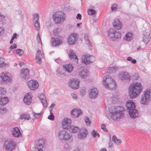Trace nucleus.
Masks as SVG:
<instances>
[{
    "instance_id": "34",
    "label": "nucleus",
    "mask_w": 151,
    "mask_h": 151,
    "mask_svg": "<svg viewBox=\"0 0 151 151\" xmlns=\"http://www.w3.org/2000/svg\"><path fill=\"white\" fill-rule=\"evenodd\" d=\"M118 68L116 66L109 68L107 72L108 73H111L115 72L117 69Z\"/></svg>"
},
{
    "instance_id": "49",
    "label": "nucleus",
    "mask_w": 151,
    "mask_h": 151,
    "mask_svg": "<svg viewBox=\"0 0 151 151\" xmlns=\"http://www.w3.org/2000/svg\"><path fill=\"white\" fill-rule=\"evenodd\" d=\"M106 126L105 124H102L101 125V128L104 131L106 132H108V130L106 129Z\"/></svg>"
},
{
    "instance_id": "57",
    "label": "nucleus",
    "mask_w": 151,
    "mask_h": 151,
    "mask_svg": "<svg viewBox=\"0 0 151 151\" xmlns=\"http://www.w3.org/2000/svg\"><path fill=\"white\" fill-rule=\"evenodd\" d=\"M18 35L16 33H14L12 37V38L14 39L15 38H18V37H17V36H18Z\"/></svg>"
},
{
    "instance_id": "12",
    "label": "nucleus",
    "mask_w": 151,
    "mask_h": 151,
    "mask_svg": "<svg viewBox=\"0 0 151 151\" xmlns=\"http://www.w3.org/2000/svg\"><path fill=\"white\" fill-rule=\"evenodd\" d=\"M78 39L77 34L73 33L69 36L68 40V42L69 45H73L75 43Z\"/></svg>"
},
{
    "instance_id": "23",
    "label": "nucleus",
    "mask_w": 151,
    "mask_h": 151,
    "mask_svg": "<svg viewBox=\"0 0 151 151\" xmlns=\"http://www.w3.org/2000/svg\"><path fill=\"white\" fill-rule=\"evenodd\" d=\"M39 99L41 101L43 106L47 107V100L46 99L45 96L43 94H42L40 96Z\"/></svg>"
},
{
    "instance_id": "21",
    "label": "nucleus",
    "mask_w": 151,
    "mask_h": 151,
    "mask_svg": "<svg viewBox=\"0 0 151 151\" xmlns=\"http://www.w3.org/2000/svg\"><path fill=\"white\" fill-rule=\"evenodd\" d=\"M12 133V135L14 137H19L22 135L19 128L17 127L13 128Z\"/></svg>"
},
{
    "instance_id": "9",
    "label": "nucleus",
    "mask_w": 151,
    "mask_h": 151,
    "mask_svg": "<svg viewBox=\"0 0 151 151\" xmlns=\"http://www.w3.org/2000/svg\"><path fill=\"white\" fill-rule=\"evenodd\" d=\"M79 81L76 78L70 79L69 81L70 87L74 89H77L79 87Z\"/></svg>"
},
{
    "instance_id": "60",
    "label": "nucleus",
    "mask_w": 151,
    "mask_h": 151,
    "mask_svg": "<svg viewBox=\"0 0 151 151\" xmlns=\"http://www.w3.org/2000/svg\"><path fill=\"white\" fill-rule=\"evenodd\" d=\"M57 75L58 76H60L62 74L61 72H60L58 70H57L56 71Z\"/></svg>"
},
{
    "instance_id": "10",
    "label": "nucleus",
    "mask_w": 151,
    "mask_h": 151,
    "mask_svg": "<svg viewBox=\"0 0 151 151\" xmlns=\"http://www.w3.org/2000/svg\"><path fill=\"white\" fill-rule=\"evenodd\" d=\"M27 85L29 89L33 90L36 89L39 86L38 82L35 80H30L28 82Z\"/></svg>"
},
{
    "instance_id": "41",
    "label": "nucleus",
    "mask_w": 151,
    "mask_h": 151,
    "mask_svg": "<svg viewBox=\"0 0 151 151\" xmlns=\"http://www.w3.org/2000/svg\"><path fill=\"white\" fill-rule=\"evenodd\" d=\"M39 18V14L37 13H36L33 15L32 20L33 21H38Z\"/></svg>"
},
{
    "instance_id": "31",
    "label": "nucleus",
    "mask_w": 151,
    "mask_h": 151,
    "mask_svg": "<svg viewBox=\"0 0 151 151\" xmlns=\"http://www.w3.org/2000/svg\"><path fill=\"white\" fill-rule=\"evenodd\" d=\"M69 56L70 59H76L77 58V57L75 52L72 50H70L69 52Z\"/></svg>"
},
{
    "instance_id": "48",
    "label": "nucleus",
    "mask_w": 151,
    "mask_h": 151,
    "mask_svg": "<svg viewBox=\"0 0 151 151\" xmlns=\"http://www.w3.org/2000/svg\"><path fill=\"white\" fill-rule=\"evenodd\" d=\"M117 5L116 4H113L111 6V10L112 11H116L117 9Z\"/></svg>"
},
{
    "instance_id": "58",
    "label": "nucleus",
    "mask_w": 151,
    "mask_h": 151,
    "mask_svg": "<svg viewBox=\"0 0 151 151\" xmlns=\"http://www.w3.org/2000/svg\"><path fill=\"white\" fill-rule=\"evenodd\" d=\"M113 147V143L110 140L109 142V149H110V148L111 149Z\"/></svg>"
},
{
    "instance_id": "1",
    "label": "nucleus",
    "mask_w": 151,
    "mask_h": 151,
    "mask_svg": "<svg viewBox=\"0 0 151 151\" xmlns=\"http://www.w3.org/2000/svg\"><path fill=\"white\" fill-rule=\"evenodd\" d=\"M124 108L122 106H118L112 107L110 110L109 116L111 119L116 121H118L123 118L125 116L124 111Z\"/></svg>"
},
{
    "instance_id": "32",
    "label": "nucleus",
    "mask_w": 151,
    "mask_h": 151,
    "mask_svg": "<svg viewBox=\"0 0 151 151\" xmlns=\"http://www.w3.org/2000/svg\"><path fill=\"white\" fill-rule=\"evenodd\" d=\"M132 34L131 32H128L126 35L124 39L127 41H129L132 40Z\"/></svg>"
},
{
    "instance_id": "27",
    "label": "nucleus",
    "mask_w": 151,
    "mask_h": 151,
    "mask_svg": "<svg viewBox=\"0 0 151 151\" xmlns=\"http://www.w3.org/2000/svg\"><path fill=\"white\" fill-rule=\"evenodd\" d=\"M65 70L68 73H71L73 69V67L72 64H68L63 66Z\"/></svg>"
},
{
    "instance_id": "6",
    "label": "nucleus",
    "mask_w": 151,
    "mask_h": 151,
    "mask_svg": "<svg viewBox=\"0 0 151 151\" xmlns=\"http://www.w3.org/2000/svg\"><path fill=\"white\" fill-rule=\"evenodd\" d=\"M108 35L111 39L113 40H115L121 37V34L119 32L115 31L113 29H109L108 32Z\"/></svg>"
},
{
    "instance_id": "15",
    "label": "nucleus",
    "mask_w": 151,
    "mask_h": 151,
    "mask_svg": "<svg viewBox=\"0 0 151 151\" xmlns=\"http://www.w3.org/2000/svg\"><path fill=\"white\" fill-rule=\"evenodd\" d=\"M83 112L80 109H73L71 112V116L73 118L78 117L82 115Z\"/></svg>"
},
{
    "instance_id": "29",
    "label": "nucleus",
    "mask_w": 151,
    "mask_h": 151,
    "mask_svg": "<svg viewBox=\"0 0 151 151\" xmlns=\"http://www.w3.org/2000/svg\"><path fill=\"white\" fill-rule=\"evenodd\" d=\"M84 39L86 40V44L88 45V46L90 50L92 49V45L91 42L88 39V35L86 34H85L84 35Z\"/></svg>"
},
{
    "instance_id": "11",
    "label": "nucleus",
    "mask_w": 151,
    "mask_h": 151,
    "mask_svg": "<svg viewBox=\"0 0 151 151\" xmlns=\"http://www.w3.org/2000/svg\"><path fill=\"white\" fill-rule=\"evenodd\" d=\"M45 143V140L43 139L37 140L36 141L35 148L38 149V151H43L42 149Z\"/></svg>"
},
{
    "instance_id": "30",
    "label": "nucleus",
    "mask_w": 151,
    "mask_h": 151,
    "mask_svg": "<svg viewBox=\"0 0 151 151\" xmlns=\"http://www.w3.org/2000/svg\"><path fill=\"white\" fill-rule=\"evenodd\" d=\"M105 87L108 89H113L116 88V86L115 82L114 81Z\"/></svg>"
},
{
    "instance_id": "22",
    "label": "nucleus",
    "mask_w": 151,
    "mask_h": 151,
    "mask_svg": "<svg viewBox=\"0 0 151 151\" xmlns=\"http://www.w3.org/2000/svg\"><path fill=\"white\" fill-rule=\"evenodd\" d=\"M113 24L114 28L117 29H120L123 25L122 23L118 19L115 20L113 22Z\"/></svg>"
},
{
    "instance_id": "8",
    "label": "nucleus",
    "mask_w": 151,
    "mask_h": 151,
    "mask_svg": "<svg viewBox=\"0 0 151 151\" xmlns=\"http://www.w3.org/2000/svg\"><path fill=\"white\" fill-rule=\"evenodd\" d=\"M81 60L82 63L86 64H88L93 62L94 57L89 55H86L82 56Z\"/></svg>"
},
{
    "instance_id": "5",
    "label": "nucleus",
    "mask_w": 151,
    "mask_h": 151,
    "mask_svg": "<svg viewBox=\"0 0 151 151\" xmlns=\"http://www.w3.org/2000/svg\"><path fill=\"white\" fill-rule=\"evenodd\" d=\"M58 136L60 139L65 141L72 140V136L68 132L64 130L60 131L58 133Z\"/></svg>"
},
{
    "instance_id": "53",
    "label": "nucleus",
    "mask_w": 151,
    "mask_h": 151,
    "mask_svg": "<svg viewBox=\"0 0 151 151\" xmlns=\"http://www.w3.org/2000/svg\"><path fill=\"white\" fill-rule=\"evenodd\" d=\"M55 61L58 63L59 64H60L62 62V60L59 58H58L57 59H55Z\"/></svg>"
},
{
    "instance_id": "50",
    "label": "nucleus",
    "mask_w": 151,
    "mask_h": 151,
    "mask_svg": "<svg viewBox=\"0 0 151 151\" xmlns=\"http://www.w3.org/2000/svg\"><path fill=\"white\" fill-rule=\"evenodd\" d=\"M34 116L35 118H38L41 115V113H36L35 112H33Z\"/></svg>"
},
{
    "instance_id": "14",
    "label": "nucleus",
    "mask_w": 151,
    "mask_h": 151,
    "mask_svg": "<svg viewBox=\"0 0 151 151\" xmlns=\"http://www.w3.org/2000/svg\"><path fill=\"white\" fill-rule=\"evenodd\" d=\"M71 121L70 119H64L62 122L63 128L66 130L70 129L71 126Z\"/></svg>"
},
{
    "instance_id": "55",
    "label": "nucleus",
    "mask_w": 151,
    "mask_h": 151,
    "mask_svg": "<svg viewBox=\"0 0 151 151\" xmlns=\"http://www.w3.org/2000/svg\"><path fill=\"white\" fill-rule=\"evenodd\" d=\"M36 63L38 64H40L41 63V58H36Z\"/></svg>"
},
{
    "instance_id": "26",
    "label": "nucleus",
    "mask_w": 151,
    "mask_h": 151,
    "mask_svg": "<svg viewBox=\"0 0 151 151\" xmlns=\"http://www.w3.org/2000/svg\"><path fill=\"white\" fill-rule=\"evenodd\" d=\"M126 105L127 107V109L129 110H130V109H133L135 108V106L134 103L132 100L128 101L127 102Z\"/></svg>"
},
{
    "instance_id": "13",
    "label": "nucleus",
    "mask_w": 151,
    "mask_h": 151,
    "mask_svg": "<svg viewBox=\"0 0 151 151\" xmlns=\"http://www.w3.org/2000/svg\"><path fill=\"white\" fill-rule=\"evenodd\" d=\"M89 96L90 98L92 99L96 98L98 95V91L96 88L90 89L89 90Z\"/></svg>"
},
{
    "instance_id": "18",
    "label": "nucleus",
    "mask_w": 151,
    "mask_h": 151,
    "mask_svg": "<svg viewBox=\"0 0 151 151\" xmlns=\"http://www.w3.org/2000/svg\"><path fill=\"white\" fill-rule=\"evenodd\" d=\"M21 76L23 78L27 79L29 76V71L28 69H23L21 70Z\"/></svg>"
},
{
    "instance_id": "43",
    "label": "nucleus",
    "mask_w": 151,
    "mask_h": 151,
    "mask_svg": "<svg viewBox=\"0 0 151 151\" xmlns=\"http://www.w3.org/2000/svg\"><path fill=\"white\" fill-rule=\"evenodd\" d=\"M33 22L35 24V26L36 28V30H38L39 29L40 27V24L39 21H37L36 22V21H33Z\"/></svg>"
},
{
    "instance_id": "17",
    "label": "nucleus",
    "mask_w": 151,
    "mask_h": 151,
    "mask_svg": "<svg viewBox=\"0 0 151 151\" xmlns=\"http://www.w3.org/2000/svg\"><path fill=\"white\" fill-rule=\"evenodd\" d=\"M114 80L109 75H107L104 78L103 83L105 86L114 82Z\"/></svg>"
},
{
    "instance_id": "54",
    "label": "nucleus",
    "mask_w": 151,
    "mask_h": 151,
    "mask_svg": "<svg viewBox=\"0 0 151 151\" xmlns=\"http://www.w3.org/2000/svg\"><path fill=\"white\" fill-rule=\"evenodd\" d=\"M17 45L16 44H14L12 45L9 47V49L12 50L13 49L17 47Z\"/></svg>"
},
{
    "instance_id": "20",
    "label": "nucleus",
    "mask_w": 151,
    "mask_h": 151,
    "mask_svg": "<svg viewBox=\"0 0 151 151\" xmlns=\"http://www.w3.org/2000/svg\"><path fill=\"white\" fill-rule=\"evenodd\" d=\"M128 111L130 116L132 118H135L138 116L137 111L134 108L130 109V110H129Z\"/></svg>"
},
{
    "instance_id": "52",
    "label": "nucleus",
    "mask_w": 151,
    "mask_h": 151,
    "mask_svg": "<svg viewBox=\"0 0 151 151\" xmlns=\"http://www.w3.org/2000/svg\"><path fill=\"white\" fill-rule=\"evenodd\" d=\"M37 42L39 43L41 42V40L40 39V37L39 33H38L37 35Z\"/></svg>"
},
{
    "instance_id": "42",
    "label": "nucleus",
    "mask_w": 151,
    "mask_h": 151,
    "mask_svg": "<svg viewBox=\"0 0 151 151\" xmlns=\"http://www.w3.org/2000/svg\"><path fill=\"white\" fill-rule=\"evenodd\" d=\"M7 111V109L6 108L1 107L0 108V114H2L6 113Z\"/></svg>"
},
{
    "instance_id": "28",
    "label": "nucleus",
    "mask_w": 151,
    "mask_h": 151,
    "mask_svg": "<svg viewBox=\"0 0 151 151\" xmlns=\"http://www.w3.org/2000/svg\"><path fill=\"white\" fill-rule=\"evenodd\" d=\"M88 70L86 69H83L82 70L79 72V75L83 78H86L88 75Z\"/></svg>"
},
{
    "instance_id": "3",
    "label": "nucleus",
    "mask_w": 151,
    "mask_h": 151,
    "mask_svg": "<svg viewBox=\"0 0 151 151\" xmlns=\"http://www.w3.org/2000/svg\"><path fill=\"white\" fill-rule=\"evenodd\" d=\"M53 18L55 22L57 24L63 23L66 19L65 14L60 12L55 13L53 15Z\"/></svg>"
},
{
    "instance_id": "63",
    "label": "nucleus",
    "mask_w": 151,
    "mask_h": 151,
    "mask_svg": "<svg viewBox=\"0 0 151 151\" xmlns=\"http://www.w3.org/2000/svg\"><path fill=\"white\" fill-rule=\"evenodd\" d=\"M80 93L82 96L84 95L86 93L85 91L84 90H82V91H81Z\"/></svg>"
},
{
    "instance_id": "47",
    "label": "nucleus",
    "mask_w": 151,
    "mask_h": 151,
    "mask_svg": "<svg viewBox=\"0 0 151 151\" xmlns=\"http://www.w3.org/2000/svg\"><path fill=\"white\" fill-rule=\"evenodd\" d=\"M48 119L51 120H54L55 117L52 112H50V114L48 117Z\"/></svg>"
},
{
    "instance_id": "51",
    "label": "nucleus",
    "mask_w": 151,
    "mask_h": 151,
    "mask_svg": "<svg viewBox=\"0 0 151 151\" xmlns=\"http://www.w3.org/2000/svg\"><path fill=\"white\" fill-rule=\"evenodd\" d=\"M91 135L94 137H95L97 136V133L95 130H93L91 133Z\"/></svg>"
},
{
    "instance_id": "44",
    "label": "nucleus",
    "mask_w": 151,
    "mask_h": 151,
    "mask_svg": "<svg viewBox=\"0 0 151 151\" xmlns=\"http://www.w3.org/2000/svg\"><path fill=\"white\" fill-rule=\"evenodd\" d=\"M16 52L19 56H21L24 53L23 50L19 49H17L16 50Z\"/></svg>"
},
{
    "instance_id": "45",
    "label": "nucleus",
    "mask_w": 151,
    "mask_h": 151,
    "mask_svg": "<svg viewBox=\"0 0 151 151\" xmlns=\"http://www.w3.org/2000/svg\"><path fill=\"white\" fill-rule=\"evenodd\" d=\"M96 12V11L93 9H89L88 10V15H93Z\"/></svg>"
},
{
    "instance_id": "39",
    "label": "nucleus",
    "mask_w": 151,
    "mask_h": 151,
    "mask_svg": "<svg viewBox=\"0 0 151 151\" xmlns=\"http://www.w3.org/2000/svg\"><path fill=\"white\" fill-rule=\"evenodd\" d=\"M20 119H24L28 120L30 119V117L29 115L22 114L21 115Z\"/></svg>"
},
{
    "instance_id": "40",
    "label": "nucleus",
    "mask_w": 151,
    "mask_h": 151,
    "mask_svg": "<svg viewBox=\"0 0 151 151\" xmlns=\"http://www.w3.org/2000/svg\"><path fill=\"white\" fill-rule=\"evenodd\" d=\"M6 89L5 88H0V97L6 93Z\"/></svg>"
},
{
    "instance_id": "7",
    "label": "nucleus",
    "mask_w": 151,
    "mask_h": 151,
    "mask_svg": "<svg viewBox=\"0 0 151 151\" xmlns=\"http://www.w3.org/2000/svg\"><path fill=\"white\" fill-rule=\"evenodd\" d=\"M0 81L6 83H10L12 81V77L10 73H1L0 74Z\"/></svg>"
},
{
    "instance_id": "56",
    "label": "nucleus",
    "mask_w": 151,
    "mask_h": 151,
    "mask_svg": "<svg viewBox=\"0 0 151 151\" xmlns=\"http://www.w3.org/2000/svg\"><path fill=\"white\" fill-rule=\"evenodd\" d=\"M76 18L78 19L81 20V14L79 13L78 14L76 17Z\"/></svg>"
},
{
    "instance_id": "4",
    "label": "nucleus",
    "mask_w": 151,
    "mask_h": 151,
    "mask_svg": "<svg viewBox=\"0 0 151 151\" xmlns=\"http://www.w3.org/2000/svg\"><path fill=\"white\" fill-rule=\"evenodd\" d=\"M16 147V142L11 139L6 140L3 146L5 150L8 151H12L15 149Z\"/></svg>"
},
{
    "instance_id": "19",
    "label": "nucleus",
    "mask_w": 151,
    "mask_h": 151,
    "mask_svg": "<svg viewBox=\"0 0 151 151\" xmlns=\"http://www.w3.org/2000/svg\"><path fill=\"white\" fill-rule=\"evenodd\" d=\"M24 102L27 105H29L32 103V97L29 95V93L26 94L24 98Z\"/></svg>"
},
{
    "instance_id": "36",
    "label": "nucleus",
    "mask_w": 151,
    "mask_h": 151,
    "mask_svg": "<svg viewBox=\"0 0 151 151\" xmlns=\"http://www.w3.org/2000/svg\"><path fill=\"white\" fill-rule=\"evenodd\" d=\"M0 100L1 101V105H4L8 102V98L6 97H1Z\"/></svg>"
},
{
    "instance_id": "24",
    "label": "nucleus",
    "mask_w": 151,
    "mask_h": 151,
    "mask_svg": "<svg viewBox=\"0 0 151 151\" xmlns=\"http://www.w3.org/2000/svg\"><path fill=\"white\" fill-rule=\"evenodd\" d=\"M85 130H80L78 134V137L80 139H83L85 138L87 134V131H85Z\"/></svg>"
},
{
    "instance_id": "37",
    "label": "nucleus",
    "mask_w": 151,
    "mask_h": 151,
    "mask_svg": "<svg viewBox=\"0 0 151 151\" xmlns=\"http://www.w3.org/2000/svg\"><path fill=\"white\" fill-rule=\"evenodd\" d=\"M112 140L114 143L117 145H119L122 142V140L119 139H117L115 135L113 136Z\"/></svg>"
},
{
    "instance_id": "62",
    "label": "nucleus",
    "mask_w": 151,
    "mask_h": 151,
    "mask_svg": "<svg viewBox=\"0 0 151 151\" xmlns=\"http://www.w3.org/2000/svg\"><path fill=\"white\" fill-rule=\"evenodd\" d=\"M4 17V15L1 14H0V22H2V19Z\"/></svg>"
},
{
    "instance_id": "33",
    "label": "nucleus",
    "mask_w": 151,
    "mask_h": 151,
    "mask_svg": "<svg viewBox=\"0 0 151 151\" xmlns=\"http://www.w3.org/2000/svg\"><path fill=\"white\" fill-rule=\"evenodd\" d=\"M79 130V127L73 126H71L69 129V131L71 132L75 133L77 132Z\"/></svg>"
},
{
    "instance_id": "16",
    "label": "nucleus",
    "mask_w": 151,
    "mask_h": 151,
    "mask_svg": "<svg viewBox=\"0 0 151 151\" xmlns=\"http://www.w3.org/2000/svg\"><path fill=\"white\" fill-rule=\"evenodd\" d=\"M119 79L122 81L127 80L129 81L131 79V78L127 72H123L119 74L118 76Z\"/></svg>"
},
{
    "instance_id": "46",
    "label": "nucleus",
    "mask_w": 151,
    "mask_h": 151,
    "mask_svg": "<svg viewBox=\"0 0 151 151\" xmlns=\"http://www.w3.org/2000/svg\"><path fill=\"white\" fill-rule=\"evenodd\" d=\"M84 121L87 125H90L91 123V121L89 119V118L88 117H85Z\"/></svg>"
},
{
    "instance_id": "59",
    "label": "nucleus",
    "mask_w": 151,
    "mask_h": 151,
    "mask_svg": "<svg viewBox=\"0 0 151 151\" xmlns=\"http://www.w3.org/2000/svg\"><path fill=\"white\" fill-rule=\"evenodd\" d=\"M71 96L73 98L75 99H76L77 98V97L75 93H72Z\"/></svg>"
},
{
    "instance_id": "25",
    "label": "nucleus",
    "mask_w": 151,
    "mask_h": 151,
    "mask_svg": "<svg viewBox=\"0 0 151 151\" xmlns=\"http://www.w3.org/2000/svg\"><path fill=\"white\" fill-rule=\"evenodd\" d=\"M52 45L53 46H57L61 45L62 42L58 38H52Z\"/></svg>"
},
{
    "instance_id": "64",
    "label": "nucleus",
    "mask_w": 151,
    "mask_h": 151,
    "mask_svg": "<svg viewBox=\"0 0 151 151\" xmlns=\"http://www.w3.org/2000/svg\"><path fill=\"white\" fill-rule=\"evenodd\" d=\"M42 55L41 54V51L40 50H38L37 51L36 53V55Z\"/></svg>"
},
{
    "instance_id": "2",
    "label": "nucleus",
    "mask_w": 151,
    "mask_h": 151,
    "mask_svg": "<svg viewBox=\"0 0 151 151\" xmlns=\"http://www.w3.org/2000/svg\"><path fill=\"white\" fill-rule=\"evenodd\" d=\"M142 89L143 86L139 82L130 85L128 90L130 97L132 99L138 96L142 91Z\"/></svg>"
},
{
    "instance_id": "61",
    "label": "nucleus",
    "mask_w": 151,
    "mask_h": 151,
    "mask_svg": "<svg viewBox=\"0 0 151 151\" xmlns=\"http://www.w3.org/2000/svg\"><path fill=\"white\" fill-rule=\"evenodd\" d=\"M4 29L3 28L0 27V36L4 33Z\"/></svg>"
},
{
    "instance_id": "38",
    "label": "nucleus",
    "mask_w": 151,
    "mask_h": 151,
    "mask_svg": "<svg viewBox=\"0 0 151 151\" xmlns=\"http://www.w3.org/2000/svg\"><path fill=\"white\" fill-rule=\"evenodd\" d=\"M5 60L2 57H0V68L5 67L6 64L5 63Z\"/></svg>"
},
{
    "instance_id": "35",
    "label": "nucleus",
    "mask_w": 151,
    "mask_h": 151,
    "mask_svg": "<svg viewBox=\"0 0 151 151\" xmlns=\"http://www.w3.org/2000/svg\"><path fill=\"white\" fill-rule=\"evenodd\" d=\"M149 34L144 35L142 38V40L145 43L147 44L149 41L150 37Z\"/></svg>"
}]
</instances>
